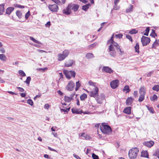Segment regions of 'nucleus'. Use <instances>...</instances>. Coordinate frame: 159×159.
Wrapping results in <instances>:
<instances>
[{"label":"nucleus","instance_id":"obj_1","mask_svg":"<svg viewBox=\"0 0 159 159\" xmlns=\"http://www.w3.org/2000/svg\"><path fill=\"white\" fill-rule=\"evenodd\" d=\"M100 129L101 132L104 134H110L112 130L111 127L107 123H103L100 126Z\"/></svg>","mask_w":159,"mask_h":159},{"label":"nucleus","instance_id":"obj_2","mask_svg":"<svg viewBox=\"0 0 159 159\" xmlns=\"http://www.w3.org/2000/svg\"><path fill=\"white\" fill-rule=\"evenodd\" d=\"M139 150L136 147L133 148L129 151L128 155L130 159H135L137 157Z\"/></svg>","mask_w":159,"mask_h":159},{"label":"nucleus","instance_id":"obj_3","mask_svg":"<svg viewBox=\"0 0 159 159\" xmlns=\"http://www.w3.org/2000/svg\"><path fill=\"white\" fill-rule=\"evenodd\" d=\"M70 51L68 50H65L62 53L58 54L57 55V60L59 61L63 60L66 58L69 54Z\"/></svg>","mask_w":159,"mask_h":159},{"label":"nucleus","instance_id":"obj_4","mask_svg":"<svg viewBox=\"0 0 159 159\" xmlns=\"http://www.w3.org/2000/svg\"><path fill=\"white\" fill-rule=\"evenodd\" d=\"M63 73L65 75L66 78L68 79H70L71 78V76L70 75H71L74 78L75 77V72L74 70H70L69 71L64 70Z\"/></svg>","mask_w":159,"mask_h":159},{"label":"nucleus","instance_id":"obj_5","mask_svg":"<svg viewBox=\"0 0 159 159\" xmlns=\"http://www.w3.org/2000/svg\"><path fill=\"white\" fill-rule=\"evenodd\" d=\"M99 89L97 87H96L95 90L90 92H88V94L91 97L95 98L97 97L98 95Z\"/></svg>","mask_w":159,"mask_h":159},{"label":"nucleus","instance_id":"obj_6","mask_svg":"<svg viewBox=\"0 0 159 159\" xmlns=\"http://www.w3.org/2000/svg\"><path fill=\"white\" fill-rule=\"evenodd\" d=\"M150 41V38L145 36H143L141 39V42L143 46L148 44Z\"/></svg>","mask_w":159,"mask_h":159},{"label":"nucleus","instance_id":"obj_7","mask_svg":"<svg viewBox=\"0 0 159 159\" xmlns=\"http://www.w3.org/2000/svg\"><path fill=\"white\" fill-rule=\"evenodd\" d=\"M119 82V81L118 80L112 81L110 82V86L113 89L116 88L118 86Z\"/></svg>","mask_w":159,"mask_h":159},{"label":"nucleus","instance_id":"obj_8","mask_svg":"<svg viewBox=\"0 0 159 159\" xmlns=\"http://www.w3.org/2000/svg\"><path fill=\"white\" fill-rule=\"evenodd\" d=\"M48 8L52 12H57L58 9V7L57 4L49 5Z\"/></svg>","mask_w":159,"mask_h":159},{"label":"nucleus","instance_id":"obj_9","mask_svg":"<svg viewBox=\"0 0 159 159\" xmlns=\"http://www.w3.org/2000/svg\"><path fill=\"white\" fill-rule=\"evenodd\" d=\"M75 84L74 82L72 81H70L66 87V89L69 91H71L73 90Z\"/></svg>","mask_w":159,"mask_h":159},{"label":"nucleus","instance_id":"obj_10","mask_svg":"<svg viewBox=\"0 0 159 159\" xmlns=\"http://www.w3.org/2000/svg\"><path fill=\"white\" fill-rule=\"evenodd\" d=\"M105 97V95L103 94H101L100 97H97L96 98V101L98 103L101 104L102 103V101L104 99Z\"/></svg>","mask_w":159,"mask_h":159},{"label":"nucleus","instance_id":"obj_11","mask_svg":"<svg viewBox=\"0 0 159 159\" xmlns=\"http://www.w3.org/2000/svg\"><path fill=\"white\" fill-rule=\"evenodd\" d=\"M70 5L69 4L68 7L65 9L63 10V13L67 15L70 14L71 13V8L70 7Z\"/></svg>","mask_w":159,"mask_h":159},{"label":"nucleus","instance_id":"obj_12","mask_svg":"<svg viewBox=\"0 0 159 159\" xmlns=\"http://www.w3.org/2000/svg\"><path fill=\"white\" fill-rule=\"evenodd\" d=\"M69 4L70 5V7L71 10H73L74 12H76L78 11L79 7V5L77 4H72V3H70Z\"/></svg>","mask_w":159,"mask_h":159},{"label":"nucleus","instance_id":"obj_13","mask_svg":"<svg viewBox=\"0 0 159 159\" xmlns=\"http://www.w3.org/2000/svg\"><path fill=\"white\" fill-rule=\"evenodd\" d=\"M154 142L152 140L145 142L143 143V144L145 146L148 148H151L154 145Z\"/></svg>","mask_w":159,"mask_h":159},{"label":"nucleus","instance_id":"obj_14","mask_svg":"<svg viewBox=\"0 0 159 159\" xmlns=\"http://www.w3.org/2000/svg\"><path fill=\"white\" fill-rule=\"evenodd\" d=\"M139 93L140 95L145 96L146 93V88L144 86H142L139 89Z\"/></svg>","mask_w":159,"mask_h":159},{"label":"nucleus","instance_id":"obj_15","mask_svg":"<svg viewBox=\"0 0 159 159\" xmlns=\"http://www.w3.org/2000/svg\"><path fill=\"white\" fill-rule=\"evenodd\" d=\"M102 71L110 74L113 72V70L108 66H103L102 68Z\"/></svg>","mask_w":159,"mask_h":159},{"label":"nucleus","instance_id":"obj_16","mask_svg":"<svg viewBox=\"0 0 159 159\" xmlns=\"http://www.w3.org/2000/svg\"><path fill=\"white\" fill-rule=\"evenodd\" d=\"M71 111L73 114H81L82 113V110H80V109H77L75 108H72L71 109Z\"/></svg>","mask_w":159,"mask_h":159},{"label":"nucleus","instance_id":"obj_17","mask_svg":"<svg viewBox=\"0 0 159 159\" xmlns=\"http://www.w3.org/2000/svg\"><path fill=\"white\" fill-rule=\"evenodd\" d=\"M73 60H70L66 62L65 63V66L67 67L71 66L73 64Z\"/></svg>","mask_w":159,"mask_h":159},{"label":"nucleus","instance_id":"obj_18","mask_svg":"<svg viewBox=\"0 0 159 159\" xmlns=\"http://www.w3.org/2000/svg\"><path fill=\"white\" fill-rule=\"evenodd\" d=\"M14 8L13 7H8L6 10V14L9 15L14 10Z\"/></svg>","mask_w":159,"mask_h":159},{"label":"nucleus","instance_id":"obj_19","mask_svg":"<svg viewBox=\"0 0 159 159\" xmlns=\"http://www.w3.org/2000/svg\"><path fill=\"white\" fill-rule=\"evenodd\" d=\"M133 99L131 97H129L126 100V104L128 106L130 105L133 102Z\"/></svg>","mask_w":159,"mask_h":159},{"label":"nucleus","instance_id":"obj_20","mask_svg":"<svg viewBox=\"0 0 159 159\" xmlns=\"http://www.w3.org/2000/svg\"><path fill=\"white\" fill-rule=\"evenodd\" d=\"M131 107H128L125 108L123 110V112L128 114H130L131 113Z\"/></svg>","mask_w":159,"mask_h":159},{"label":"nucleus","instance_id":"obj_21","mask_svg":"<svg viewBox=\"0 0 159 159\" xmlns=\"http://www.w3.org/2000/svg\"><path fill=\"white\" fill-rule=\"evenodd\" d=\"M133 6L132 5H130L129 7L126 9V13H129L133 11Z\"/></svg>","mask_w":159,"mask_h":159},{"label":"nucleus","instance_id":"obj_22","mask_svg":"<svg viewBox=\"0 0 159 159\" xmlns=\"http://www.w3.org/2000/svg\"><path fill=\"white\" fill-rule=\"evenodd\" d=\"M148 154L147 151H142L141 152V157L148 158Z\"/></svg>","mask_w":159,"mask_h":159},{"label":"nucleus","instance_id":"obj_23","mask_svg":"<svg viewBox=\"0 0 159 159\" xmlns=\"http://www.w3.org/2000/svg\"><path fill=\"white\" fill-rule=\"evenodd\" d=\"M91 6L90 3H89L86 5L83 6L82 7V9L83 10L86 11L89 8V7Z\"/></svg>","mask_w":159,"mask_h":159},{"label":"nucleus","instance_id":"obj_24","mask_svg":"<svg viewBox=\"0 0 159 159\" xmlns=\"http://www.w3.org/2000/svg\"><path fill=\"white\" fill-rule=\"evenodd\" d=\"M4 4L0 5V15L2 14L4 11Z\"/></svg>","mask_w":159,"mask_h":159},{"label":"nucleus","instance_id":"obj_25","mask_svg":"<svg viewBox=\"0 0 159 159\" xmlns=\"http://www.w3.org/2000/svg\"><path fill=\"white\" fill-rule=\"evenodd\" d=\"M80 135L81 137H84L85 139H90V138L89 136V135L85 133H83L81 134V135Z\"/></svg>","mask_w":159,"mask_h":159},{"label":"nucleus","instance_id":"obj_26","mask_svg":"<svg viewBox=\"0 0 159 159\" xmlns=\"http://www.w3.org/2000/svg\"><path fill=\"white\" fill-rule=\"evenodd\" d=\"M0 59L3 61H5L7 60V58L4 54H0Z\"/></svg>","mask_w":159,"mask_h":159},{"label":"nucleus","instance_id":"obj_27","mask_svg":"<svg viewBox=\"0 0 159 159\" xmlns=\"http://www.w3.org/2000/svg\"><path fill=\"white\" fill-rule=\"evenodd\" d=\"M86 58L88 59H91L94 57L93 54L91 53H87L85 56Z\"/></svg>","mask_w":159,"mask_h":159},{"label":"nucleus","instance_id":"obj_28","mask_svg":"<svg viewBox=\"0 0 159 159\" xmlns=\"http://www.w3.org/2000/svg\"><path fill=\"white\" fill-rule=\"evenodd\" d=\"M73 99L72 97H69L65 96L64 97V100L66 102H70Z\"/></svg>","mask_w":159,"mask_h":159},{"label":"nucleus","instance_id":"obj_29","mask_svg":"<svg viewBox=\"0 0 159 159\" xmlns=\"http://www.w3.org/2000/svg\"><path fill=\"white\" fill-rule=\"evenodd\" d=\"M111 57H115L116 56V51H111L108 52Z\"/></svg>","mask_w":159,"mask_h":159},{"label":"nucleus","instance_id":"obj_30","mask_svg":"<svg viewBox=\"0 0 159 159\" xmlns=\"http://www.w3.org/2000/svg\"><path fill=\"white\" fill-rule=\"evenodd\" d=\"M135 51L136 52L139 53V43H136L135 46L134 47Z\"/></svg>","mask_w":159,"mask_h":159},{"label":"nucleus","instance_id":"obj_31","mask_svg":"<svg viewBox=\"0 0 159 159\" xmlns=\"http://www.w3.org/2000/svg\"><path fill=\"white\" fill-rule=\"evenodd\" d=\"M153 155L157 157L159 159V149H157L154 152Z\"/></svg>","mask_w":159,"mask_h":159},{"label":"nucleus","instance_id":"obj_32","mask_svg":"<svg viewBox=\"0 0 159 159\" xmlns=\"http://www.w3.org/2000/svg\"><path fill=\"white\" fill-rule=\"evenodd\" d=\"M87 94L84 93L80 96V99L82 101L84 100L85 99L87 98Z\"/></svg>","mask_w":159,"mask_h":159},{"label":"nucleus","instance_id":"obj_33","mask_svg":"<svg viewBox=\"0 0 159 159\" xmlns=\"http://www.w3.org/2000/svg\"><path fill=\"white\" fill-rule=\"evenodd\" d=\"M16 14L18 18L20 19L22 18V13L20 11H17L16 12Z\"/></svg>","mask_w":159,"mask_h":159},{"label":"nucleus","instance_id":"obj_34","mask_svg":"<svg viewBox=\"0 0 159 159\" xmlns=\"http://www.w3.org/2000/svg\"><path fill=\"white\" fill-rule=\"evenodd\" d=\"M115 51V50L113 45L112 44H111L109 46L108 49H107V51L110 52L111 51Z\"/></svg>","mask_w":159,"mask_h":159},{"label":"nucleus","instance_id":"obj_35","mask_svg":"<svg viewBox=\"0 0 159 159\" xmlns=\"http://www.w3.org/2000/svg\"><path fill=\"white\" fill-rule=\"evenodd\" d=\"M123 90L124 92L126 91V93H128L130 91V89H129V86L128 85H126L125 86L123 89Z\"/></svg>","mask_w":159,"mask_h":159},{"label":"nucleus","instance_id":"obj_36","mask_svg":"<svg viewBox=\"0 0 159 159\" xmlns=\"http://www.w3.org/2000/svg\"><path fill=\"white\" fill-rule=\"evenodd\" d=\"M138 32V31L135 29H133L129 32V33L131 34H135Z\"/></svg>","mask_w":159,"mask_h":159},{"label":"nucleus","instance_id":"obj_37","mask_svg":"<svg viewBox=\"0 0 159 159\" xmlns=\"http://www.w3.org/2000/svg\"><path fill=\"white\" fill-rule=\"evenodd\" d=\"M153 90L158 92L159 91V85H155L152 88Z\"/></svg>","mask_w":159,"mask_h":159},{"label":"nucleus","instance_id":"obj_38","mask_svg":"<svg viewBox=\"0 0 159 159\" xmlns=\"http://www.w3.org/2000/svg\"><path fill=\"white\" fill-rule=\"evenodd\" d=\"M98 45V43L96 42H95L89 46L88 48L89 49H92Z\"/></svg>","mask_w":159,"mask_h":159},{"label":"nucleus","instance_id":"obj_39","mask_svg":"<svg viewBox=\"0 0 159 159\" xmlns=\"http://www.w3.org/2000/svg\"><path fill=\"white\" fill-rule=\"evenodd\" d=\"M18 73L22 77H25L26 76L25 74L22 70H19L18 71Z\"/></svg>","mask_w":159,"mask_h":159},{"label":"nucleus","instance_id":"obj_40","mask_svg":"<svg viewBox=\"0 0 159 159\" xmlns=\"http://www.w3.org/2000/svg\"><path fill=\"white\" fill-rule=\"evenodd\" d=\"M30 40H32L35 43H39V44H41V43H40V42H39L38 41L36 40V39H34L33 37H30Z\"/></svg>","mask_w":159,"mask_h":159},{"label":"nucleus","instance_id":"obj_41","mask_svg":"<svg viewBox=\"0 0 159 159\" xmlns=\"http://www.w3.org/2000/svg\"><path fill=\"white\" fill-rule=\"evenodd\" d=\"M150 35L152 37L155 38V36H157V34L155 33V30H152V32L150 34Z\"/></svg>","mask_w":159,"mask_h":159},{"label":"nucleus","instance_id":"obj_42","mask_svg":"<svg viewBox=\"0 0 159 159\" xmlns=\"http://www.w3.org/2000/svg\"><path fill=\"white\" fill-rule=\"evenodd\" d=\"M88 84L89 85L93 86L95 87V88H96V87H97L96 85V83L93 82L91 80H90L89 81Z\"/></svg>","mask_w":159,"mask_h":159},{"label":"nucleus","instance_id":"obj_43","mask_svg":"<svg viewBox=\"0 0 159 159\" xmlns=\"http://www.w3.org/2000/svg\"><path fill=\"white\" fill-rule=\"evenodd\" d=\"M146 107L148 108V109L149 111V112L152 113H154V111L152 107H149V106H146Z\"/></svg>","mask_w":159,"mask_h":159},{"label":"nucleus","instance_id":"obj_44","mask_svg":"<svg viewBox=\"0 0 159 159\" xmlns=\"http://www.w3.org/2000/svg\"><path fill=\"white\" fill-rule=\"evenodd\" d=\"M31 80V78L30 76L27 77L26 80L24 81L27 84H29Z\"/></svg>","mask_w":159,"mask_h":159},{"label":"nucleus","instance_id":"obj_45","mask_svg":"<svg viewBox=\"0 0 159 159\" xmlns=\"http://www.w3.org/2000/svg\"><path fill=\"white\" fill-rule=\"evenodd\" d=\"M123 36V35L121 34H116L115 35V37L116 39H120L122 38V37Z\"/></svg>","mask_w":159,"mask_h":159},{"label":"nucleus","instance_id":"obj_46","mask_svg":"<svg viewBox=\"0 0 159 159\" xmlns=\"http://www.w3.org/2000/svg\"><path fill=\"white\" fill-rule=\"evenodd\" d=\"M157 96L156 94H154L152 97V98H151V100L152 101H154L157 100Z\"/></svg>","mask_w":159,"mask_h":159},{"label":"nucleus","instance_id":"obj_47","mask_svg":"<svg viewBox=\"0 0 159 159\" xmlns=\"http://www.w3.org/2000/svg\"><path fill=\"white\" fill-rule=\"evenodd\" d=\"M27 103L31 106H32L33 105V101L31 99H28L27 100Z\"/></svg>","mask_w":159,"mask_h":159},{"label":"nucleus","instance_id":"obj_48","mask_svg":"<svg viewBox=\"0 0 159 159\" xmlns=\"http://www.w3.org/2000/svg\"><path fill=\"white\" fill-rule=\"evenodd\" d=\"M144 96H143L142 95H140L139 98L138 99V101L139 102H142L144 99Z\"/></svg>","mask_w":159,"mask_h":159},{"label":"nucleus","instance_id":"obj_49","mask_svg":"<svg viewBox=\"0 0 159 159\" xmlns=\"http://www.w3.org/2000/svg\"><path fill=\"white\" fill-rule=\"evenodd\" d=\"M126 38L129 39L131 42H133V39L131 36L129 35H126Z\"/></svg>","mask_w":159,"mask_h":159},{"label":"nucleus","instance_id":"obj_50","mask_svg":"<svg viewBox=\"0 0 159 159\" xmlns=\"http://www.w3.org/2000/svg\"><path fill=\"white\" fill-rule=\"evenodd\" d=\"M30 15V12L29 11L26 13L25 16V19H27L28 18L29 16Z\"/></svg>","mask_w":159,"mask_h":159},{"label":"nucleus","instance_id":"obj_51","mask_svg":"<svg viewBox=\"0 0 159 159\" xmlns=\"http://www.w3.org/2000/svg\"><path fill=\"white\" fill-rule=\"evenodd\" d=\"M14 6L15 7H18L19 8H24L25 7V6H24L18 4H14Z\"/></svg>","mask_w":159,"mask_h":159},{"label":"nucleus","instance_id":"obj_52","mask_svg":"<svg viewBox=\"0 0 159 159\" xmlns=\"http://www.w3.org/2000/svg\"><path fill=\"white\" fill-rule=\"evenodd\" d=\"M92 157L93 159H99L98 157L94 153L92 154Z\"/></svg>","mask_w":159,"mask_h":159},{"label":"nucleus","instance_id":"obj_53","mask_svg":"<svg viewBox=\"0 0 159 159\" xmlns=\"http://www.w3.org/2000/svg\"><path fill=\"white\" fill-rule=\"evenodd\" d=\"M114 41L113 39H110L109 40H108L107 42V44H109L111 43V44H112L113 43Z\"/></svg>","mask_w":159,"mask_h":159},{"label":"nucleus","instance_id":"obj_54","mask_svg":"<svg viewBox=\"0 0 159 159\" xmlns=\"http://www.w3.org/2000/svg\"><path fill=\"white\" fill-rule=\"evenodd\" d=\"M120 7L117 5V4H114L113 6V9L114 10H117L119 9Z\"/></svg>","mask_w":159,"mask_h":159},{"label":"nucleus","instance_id":"obj_55","mask_svg":"<svg viewBox=\"0 0 159 159\" xmlns=\"http://www.w3.org/2000/svg\"><path fill=\"white\" fill-rule=\"evenodd\" d=\"M157 45V40L156 39L155 41L153 43L152 45V48H156V46Z\"/></svg>","mask_w":159,"mask_h":159},{"label":"nucleus","instance_id":"obj_56","mask_svg":"<svg viewBox=\"0 0 159 159\" xmlns=\"http://www.w3.org/2000/svg\"><path fill=\"white\" fill-rule=\"evenodd\" d=\"M154 72V71L153 70L151 71L148 73H146V75L147 77H150Z\"/></svg>","mask_w":159,"mask_h":159},{"label":"nucleus","instance_id":"obj_57","mask_svg":"<svg viewBox=\"0 0 159 159\" xmlns=\"http://www.w3.org/2000/svg\"><path fill=\"white\" fill-rule=\"evenodd\" d=\"M16 89H18L19 91L21 92H23L24 91V89L22 88L17 87Z\"/></svg>","mask_w":159,"mask_h":159},{"label":"nucleus","instance_id":"obj_58","mask_svg":"<svg viewBox=\"0 0 159 159\" xmlns=\"http://www.w3.org/2000/svg\"><path fill=\"white\" fill-rule=\"evenodd\" d=\"M51 25V22L49 21L45 25V26L46 27H49Z\"/></svg>","mask_w":159,"mask_h":159},{"label":"nucleus","instance_id":"obj_59","mask_svg":"<svg viewBox=\"0 0 159 159\" xmlns=\"http://www.w3.org/2000/svg\"><path fill=\"white\" fill-rule=\"evenodd\" d=\"M112 44L113 45V46H115V47L119 46L118 44L116 43V42H115V41H114Z\"/></svg>","mask_w":159,"mask_h":159},{"label":"nucleus","instance_id":"obj_60","mask_svg":"<svg viewBox=\"0 0 159 159\" xmlns=\"http://www.w3.org/2000/svg\"><path fill=\"white\" fill-rule=\"evenodd\" d=\"M57 93L59 95L61 96H62L63 94V93L60 90H58V91H57Z\"/></svg>","mask_w":159,"mask_h":159},{"label":"nucleus","instance_id":"obj_61","mask_svg":"<svg viewBox=\"0 0 159 159\" xmlns=\"http://www.w3.org/2000/svg\"><path fill=\"white\" fill-rule=\"evenodd\" d=\"M133 95L135 97H136L137 96L138 92L137 91H134V92Z\"/></svg>","mask_w":159,"mask_h":159},{"label":"nucleus","instance_id":"obj_62","mask_svg":"<svg viewBox=\"0 0 159 159\" xmlns=\"http://www.w3.org/2000/svg\"><path fill=\"white\" fill-rule=\"evenodd\" d=\"M0 51L2 53H4L5 52V50L3 48H2L0 49Z\"/></svg>","mask_w":159,"mask_h":159},{"label":"nucleus","instance_id":"obj_63","mask_svg":"<svg viewBox=\"0 0 159 159\" xmlns=\"http://www.w3.org/2000/svg\"><path fill=\"white\" fill-rule=\"evenodd\" d=\"M61 111L62 112H65L66 113H68L66 109H60Z\"/></svg>","mask_w":159,"mask_h":159},{"label":"nucleus","instance_id":"obj_64","mask_svg":"<svg viewBox=\"0 0 159 159\" xmlns=\"http://www.w3.org/2000/svg\"><path fill=\"white\" fill-rule=\"evenodd\" d=\"M74 157L77 159H81V158L78 155L75 154H73Z\"/></svg>","mask_w":159,"mask_h":159}]
</instances>
